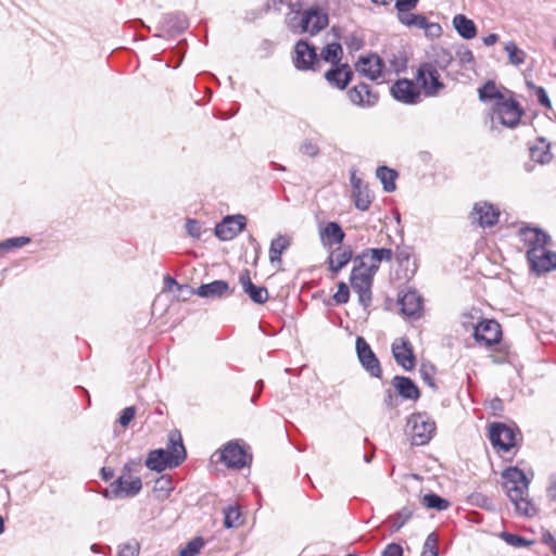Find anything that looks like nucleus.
<instances>
[{"label":"nucleus","instance_id":"f257e3e1","mask_svg":"<svg viewBox=\"0 0 556 556\" xmlns=\"http://www.w3.org/2000/svg\"><path fill=\"white\" fill-rule=\"evenodd\" d=\"M504 489L515 510L519 516L533 517L536 514L535 505L529 498L530 480L517 467H508L503 473Z\"/></svg>","mask_w":556,"mask_h":556},{"label":"nucleus","instance_id":"f03ea898","mask_svg":"<svg viewBox=\"0 0 556 556\" xmlns=\"http://www.w3.org/2000/svg\"><path fill=\"white\" fill-rule=\"evenodd\" d=\"M168 443L167 450L156 448L149 452L144 464L150 470L162 472L167 468L178 467L186 459V448L178 431L169 433Z\"/></svg>","mask_w":556,"mask_h":556},{"label":"nucleus","instance_id":"7ed1b4c3","mask_svg":"<svg viewBox=\"0 0 556 556\" xmlns=\"http://www.w3.org/2000/svg\"><path fill=\"white\" fill-rule=\"evenodd\" d=\"M287 27L294 34L307 33L315 36L329 24V17L325 10L317 5L304 10L300 16L287 14Z\"/></svg>","mask_w":556,"mask_h":556},{"label":"nucleus","instance_id":"20e7f679","mask_svg":"<svg viewBox=\"0 0 556 556\" xmlns=\"http://www.w3.org/2000/svg\"><path fill=\"white\" fill-rule=\"evenodd\" d=\"M518 429L503 422H493L489 427V439L497 453H507L517 444Z\"/></svg>","mask_w":556,"mask_h":556},{"label":"nucleus","instance_id":"39448f33","mask_svg":"<svg viewBox=\"0 0 556 556\" xmlns=\"http://www.w3.org/2000/svg\"><path fill=\"white\" fill-rule=\"evenodd\" d=\"M407 425L410 427L412 443L414 445L427 444L435 431L434 420L426 413L413 414Z\"/></svg>","mask_w":556,"mask_h":556},{"label":"nucleus","instance_id":"423d86ee","mask_svg":"<svg viewBox=\"0 0 556 556\" xmlns=\"http://www.w3.org/2000/svg\"><path fill=\"white\" fill-rule=\"evenodd\" d=\"M416 79L428 97L439 94L444 89V84L441 81V76L438 66L432 62H425L420 64L417 70Z\"/></svg>","mask_w":556,"mask_h":556},{"label":"nucleus","instance_id":"0eeeda50","mask_svg":"<svg viewBox=\"0 0 556 556\" xmlns=\"http://www.w3.org/2000/svg\"><path fill=\"white\" fill-rule=\"evenodd\" d=\"M493 118L508 128H515L523 113L520 104L513 98H505L501 102H495L492 108Z\"/></svg>","mask_w":556,"mask_h":556},{"label":"nucleus","instance_id":"6e6552de","mask_svg":"<svg viewBox=\"0 0 556 556\" xmlns=\"http://www.w3.org/2000/svg\"><path fill=\"white\" fill-rule=\"evenodd\" d=\"M375 274L363 273L362 268H353L351 273V287L358 294V302L367 308L371 304V287Z\"/></svg>","mask_w":556,"mask_h":556},{"label":"nucleus","instance_id":"1a4fd4ad","mask_svg":"<svg viewBox=\"0 0 556 556\" xmlns=\"http://www.w3.org/2000/svg\"><path fill=\"white\" fill-rule=\"evenodd\" d=\"M527 258L531 270L536 274L547 273L556 268V253L547 250V247L528 250Z\"/></svg>","mask_w":556,"mask_h":556},{"label":"nucleus","instance_id":"9d476101","mask_svg":"<svg viewBox=\"0 0 556 556\" xmlns=\"http://www.w3.org/2000/svg\"><path fill=\"white\" fill-rule=\"evenodd\" d=\"M475 340L484 346L497 344L502 338L501 325L494 319H485L475 326Z\"/></svg>","mask_w":556,"mask_h":556},{"label":"nucleus","instance_id":"9b49d317","mask_svg":"<svg viewBox=\"0 0 556 556\" xmlns=\"http://www.w3.org/2000/svg\"><path fill=\"white\" fill-rule=\"evenodd\" d=\"M317 62L318 58L315 47L308 43L307 40H299L294 47V66L300 71H315V65Z\"/></svg>","mask_w":556,"mask_h":556},{"label":"nucleus","instance_id":"f8f14e48","mask_svg":"<svg viewBox=\"0 0 556 556\" xmlns=\"http://www.w3.org/2000/svg\"><path fill=\"white\" fill-rule=\"evenodd\" d=\"M219 459L228 468L241 469L245 467L251 457L248 455L245 448L238 442H228L220 451Z\"/></svg>","mask_w":556,"mask_h":556},{"label":"nucleus","instance_id":"ddd939ff","mask_svg":"<svg viewBox=\"0 0 556 556\" xmlns=\"http://www.w3.org/2000/svg\"><path fill=\"white\" fill-rule=\"evenodd\" d=\"M397 302L402 314L406 317L417 319L421 316L424 299L416 290H402L399 293Z\"/></svg>","mask_w":556,"mask_h":556},{"label":"nucleus","instance_id":"4468645a","mask_svg":"<svg viewBox=\"0 0 556 556\" xmlns=\"http://www.w3.org/2000/svg\"><path fill=\"white\" fill-rule=\"evenodd\" d=\"M356 353L365 370L369 372L370 376L380 378L382 374L380 362L363 337L356 338Z\"/></svg>","mask_w":556,"mask_h":556},{"label":"nucleus","instance_id":"2eb2a0df","mask_svg":"<svg viewBox=\"0 0 556 556\" xmlns=\"http://www.w3.org/2000/svg\"><path fill=\"white\" fill-rule=\"evenodd\" d=\"M391 94L405 104H416L420 100V90L413 80L402 78L391 87Z\"/></svg>","mask_w":556,"mask_h":556},{"label":"nucleus","instance_id":"dca6fc26","mask_svg":"<svg viewBox=\"0 0 556 556\" xmlns=\"http://www.w3.org/2000/svg\"><path fill=\"white\" fill-rule=\"evenodd\" d=\"M348 97L354 105L363 109L374 108L379 101L378 92L365 83H359L351 88L348 91Z\"/></svg>","mask_w":556,"mask_h":556},{"label":"nucleus","instance_id":"f3484780","mask_svg":"<svg viewBox=\"0 0 556 556\" xmlns=\"http://www.w3.org/2000/svg\"><path fill=\"white\" fill-rule=\"evenodd\" d=\"M245 227V217L242 215L227 216L216 225L215 235L220 240L227 241L238 236Z\"/></svg>","mask_w":556,"mask_h":556},{"label":"nucleus","instance_id":"a211bd4d","mask_svg":"<svg viewBox=\"0 0 556 556\" xmlns=\"http://www.w3.org/2000/svg\"><path fill=\"white\" fill-rule=\"evenodd\" d=\"M471 217L482 228L492 227L498 222L500 210L489 202H478L473 206Z\"/></svg>","mask_w":556,"mask_h":556},{"label":"nucleus","instance_id":"6ab92c4d","mask_svg":"<svg viewBox=\"0 0 556 556\" xmlns=\"http://www.w3.org/2000/svg\"><path fill=\"white\" fill-rule=\"evenodd\" d=\"M356 70L370 80H377L382 76L383 61L377 54L362 56L356 63Z\"/></svg>","mask_w":556,"mask_h":556},{"label":"nucleus","instance_id":"aec40b11","mask_svg":"<svg viewBox=\"0 0 556 556\" xmlns=\"http://www.w3.org/2000/svg\"><path fill=\"white\" fill-rule=\"evenodd\" d=\"M518 235L525 244L528 245V250L545 248L551 241V237L536 227H521Z\"/></svg>","mask_w":556,"mask_h":556},{"label":"nucleus","instance_id":"412c9836","mask_svg":"<svg viewBox=\"0 0 556 556\" xmlns=\"http://www.w3.org/2000/svg\"><path fill=\"white\" fill-rule=\"evenodd\" d=\"M325 78L330 85L343 90L352 80L353 72L348 64H334L325 73Z\"/></svg>","mask_w":556,"mask_h":556},{"label":"nucleus","instance_id":"4be33fe9","mask_svg":"<svg viewBox=\"0 0 556 556\" xmlns=\"http://www.w3.org/2000/svg\"><path fill=\"white\" fill-rule=\"evenodd\" d=\"M353 257V251L349 245H341L332 250L327 258L329 269L337 275Z\"/></svg>","mask_w":556,"mask_h":556},{"label":"nucleus","instance_id":"5701e85b","mask_svg":"<svg viewBox=\"0 0 556 556\" xmlns=\"http://www.w3.org/2000/svg\"><path fill=\"white\" fill-rule=\"evenodd\" d=\"M319 237L324 247H333L341 244L345 238V233L337 222H329L319 228Z\"/></svg>","mask_w":556,"mask_h":556},{"label":"nucleus","instance_id":"b1692460","mask_svg":"<svg viewBox=\"0 0 556 556\" xmlns=\"http://www.w3.org/2000/svg\"><path fill=\"white\" fill-rule=\"evenodd\" d=\"M193 293L200 298L219 299L231 292L227 281L214 280L213 282L201 285Z\"/></svg>","mask_w":556,"mask_h":556},{"label":"nucleus","instance_id":"393cba45","mask_svg":"<svg viewBox=\"0 0 556 556\" xmlns=\"http://www.w3.org/2000/svg\"><path fill=\"white\" fill-rule=\"evenodd\" d=\"M392 386L396 389L399 395H401L403 399L416 401L420 396L418 387L408 377H393Z\"/></svg>","mask_w":556,"mask_h":556},{"label":"nucleus","instance_id":"a878e982","mask_svg":"<svg viewBox=\"0 0 556 556\" xmlns=\"http://www.w3.org/2000/svg\"><path fill=\"white\" fill-rule=\"evenodd\" d=\"M392 353L396 363L404 369L410 370L415 367V356L407 341L393 343Z\"/></svg>","mask_w":556,"mask_h":556},{"label":"nucleus","instance_id":"bb28decb","mask_svg":"<svg viewBox=\"0 0 556 556\" xmlns=\"http://www.w3.org/2000/svg\"><path fill=\"white\" fill-rule=\"evenodd\" d=\"M364 257L365 260H371L372 264L369 266V271L376 275L381 262H390L393 258V251L389 248H370L364 250Z\"/></svg>","mask_w":556,"mask_h":556},{"label":"nucleus","instance_id":"cd10ccee","mask_svg":"<svg viewBox=\"0 0 556 556\" xmlns=\"http://www.w3.org/2000/svg\"><path fill=\"white\" fill-rule=\"evenodd\" d=\"M453 26L460 37L464 39H472L477 36V27L470 18L464 14H457L453 17Z\"/></svg>","mask_w":556,"mask_h":556},{"label":"nucleus","instance_id":"c85d7f7f","mask_svg":"<svg viewBox=\"0 0 556 556\" xmlns=\"http://www.w3.org/2000/svg\"><path fill=\"white\" fill-rule=\"evenodd\" d=\"M186 15L180 13L168 14L164 17L163 28L170 35L180 34L188 28Z\"/></svg>","mask_w":556,"mask_h":556},{"label":"nucleus","instance_id":"c756f323","mask_svg":"<svg viewBox=\"0 0 556 556\" xmlns=\"http://www.w3.org/2000/svg\"><path fill=\"white\" fill-rule=\"evenodd\" d=\"M478 93L479 99L482 102L494 101L495 103L501 102L506 98L493 80H489L480 87L478 89Z\"/></svg>","mask_w":556,"mask_h":556},{"label":"nucleus","instance_id":"7c9ffc66","mask_svg":"<svg viewBox=\"0 0 556 556\" xmlns=\"http://www.w3.org/2000/svg\"><path fill=\"white\" fill-rule=\"evenodd\" d=\"M290 243V239L282 235L271 240L269 248V261L271 264L281 262V254L289 248Z\"/></svg>","mask_w":556,"mask_h":556},{"label":"nucleus","instance_id":"2f4dec72","mask_svg":"<svg viewBox=\"0 0 556 556\" xmlns=\"http://www.w3.org/2000/svg\"><path fill=\"white\" fill-rule=\"evenodd\" d=\"M116 480H121V482H122L121 483V488H122L121 498L134 497L142 489V481L139 477L124 478V476H119Z\"/></svg>","mask_w":556,"mask_h":556},{"label":"nucleus","instance_id":"473e14b6","mask_svg":"<svg viewBox=\"0 0 556 556\" xmlns=\"http://www.w3.org/2000/svg\"><path fill=\"white\" fill-rule=\"evenodd\" d=\"M415 511L414 505H406L401 508L396 514L390 517L391 530L392 532L399 531L402 527H404L408 520L413 517Z\"/></svg>","mask_w":556,"mask_h":556},{"label":"nucleus","instance_id":"72a5a7b5","mask_svg":"<svg viewBox=\"0 0 556 556\" xmlns=\"http://www.w3.org/2000/svg\"><path fill=\"white\" fill-rule=\"evenodd\" d=\"M376 175L380 179L386 192H393L395 190V179L397 178V173L394 169H391L387 166H380L377 168Z\"/></svg>","mask_w":556,"mask_h":556},{"label":"nucleus","instance_id":"f704fd0d","mask_svg":"<svg viewBox=\"0 0 556 556\" xmlns=\"http://www.w3.org/2000/svg\"><path fill=\"white\" fill-rule=\"evenodd\" d=\"M352 198L355 206L361 211H367L372 201V197L367 186L361 189L356 187V190L352 191Z\"/></svg>","mask_w":556,"mask_h":556},{"label":"nucleus","instance_id":"c9c22d12","mask_svg":"<svg viewBox=\"0 0 556 556\" xmlns=\"http://www.w3.org/2000/svg\"><path fill=\"white\" fill-rule=\"evenodd\" d=\"M421 503L430 509H437L439 511L445 510L450 507V502L438 494L429 493L422 496Z\"/></svg>","mask_w":556,"mask_h":556},{"label":"nucleus","instance_id":"e433bc0d","mask_svg":"<svg viewBox=\"0 0 556 556\" xmlns=\"http://www.w3.org/2000/svg\"><path fill=\"white\" fill-rule=\"evenodd\" d=\"M504 50L508 54L509 63L516 66L521 65L526 60V52L517 47L514 41H508L504 46Z\"/></svg>","mask_w":556,"mask_h":556},{"label":"nucleus","instance_id":"4c0bfd02","mask_svg":"<svg viewBox=\"0 0 556 556\" xmlns=\"http://www.w3.org/2000/svg\"><path fill=\"white\" fill-rule=\"evenodd\" d=\"M29 242H30V238L25 237V236L5 239L0 242V256H2L3 254H5L14 249L23 248L24 245L28 244Z\"/></svg>","mask_w":556,"mask_h":556},{"label":"nucleus","instance_id":"58836bf2","mask_svg":"<svg viewBox=\"0 0 556 556\" xmlns=\"http://www.w3.org/2000/svg\"><path fill=\"white\" fill-rule=\"evenodd\" d=\"M29 242H30V238L25 237V236L5 239L0 242V256H2L3 254H5L14 249L23 248L24 245L28 244Z\"/></svg>","mask_w":556,"mask_h":556},{"label":"nucleus","instance_id":"ea45409f","mask_svg":"<svg viewBox=\"0 0 556 556\" xmlns=\"http://www.w3.org/2000/svg\"><path fill=\"white\" fill-rule=\"evenodd\" d=\"M29 242H30V238L25 237V236L5 239L0 242V256H2L3 254H5L14 249L23 248L24 245L28 244Z\"/></svg>","mask_w":556,"mask_h":556},{"label":"nucleus","instance_id":"a19ab883","mask_svg":"<svg viewBox=\"0 0 556 556\" xmlns=\"http://www.w3.org/2000/svg\"><path fill=\"white\" fill-rule=\"evenodd\" d=\"M29 242H30V238L25 237V236L5 239L0 242V256H2L3 254H5L14 249L23 248L24 245L28 244Z\"/></svg>","mask_w":556,"mask_h":556},{"label":"nucleus","instance_id":"79ce46f5","mask_svg":"<svg viewBox=\"0 0 556 556\" xmlns=\"http://www.w3.org/2000/svg\"><path fill=\"white\" fill-rule=\"evenodd\" d=\"M341 55L342 47L337 42L327 45L321 51V59L325 62L332 63L333 65L339 63Z\"/></svg>","mask_w":556,"mask_h":556},{"label":"nucleus","instance_id":"37998d69","mask_svg":"<svg viewBox=\"0 0 556 556\" xmlns=\"http://www.w3.org/2000/svg\"><path fill=\"white\" fill-rule=\"evenodd\" d=\"M243 292L248 294L251 301L256 304H264L269 299L267 289L265 287H260L254 283L248 286V288H245Z\"/></svg>","mask_w":556,"mask_h":556},{"label":"nucleus","instance_id":"c03bdc74","mask_svg":"<svg viewBox=\"0 0 556 556\" xmlns=\"http://www.w3.org/2000/svg\"><path fill=\"white\" fill-rule=\"evenodd\" d=\"M204 546V540L201 536H197L187 545L180 549L177 556H195L200 553L201 548Z\"/></svg>","mask_w":556,"mask_h":556},{"label":"nucleus","instance_id":"a18cd8bd","mask_svg":"<svg viewBox=\"0 0 556 556\" xmlns=\"http://www.w3.org/2000/svg\"><path fill=\"white\" fill-rule=\"evenodd\" d=\"M456 58L466 70H471L475 65L473 53L466 47H462L456 51Z\"/></svg>","mask_w":556,"mask_h":556},{"label":"nucleus","instance_id":"49530a36","mask_svg":"<svg viewBox=\"0 0 556 556\" xmlns=\"http://www.w3.org/2000/svg\"><path fill=\"white\" fill-rule=\"evenodd\" d=\"M224 526L227 529L233 528L237 525V521L240 518V510L238 507L228 506L224 509Z\"/></svg>","mask_w":556,"mask_h":556},{"label":"nucleus","instance_id":"de8ad7c7","mask_svg":"<svg viewBox=\"0 0 556 556\" xmlns=\"http://www.w3.org/2000/svg\"><path fill=\"white\" fill-rule=\"evenodd\" d=\"M437 542V535L434 533H430L424 543L421 556H438Z\"/></svg>","mask_w":556,"mask_h":556},{"label":"nucleus","instance_id":"09e8293b","mask_svg":"<svg viewBox=\"0 0 556 556\" xmlns=\"http://www.w3.org/2000/svg\"><path fill=\"white\" fill-rule=\"evenodd\" d=\"M299 149L303 155H306L309 157H315L319 154V147L312 139L303 140V142L300 144Z\"/></svg>","mask_w":556,"mask_h":556},{"label":"nucleus","instance_id":"8fccbe9b","mask_svg":"<svg viewBox=\"0 0 556 556\" xmlns=\"http://www.w3.org/2000/svg\"><path fill=\"white\" fill-rule=\"evenodd\" d=\"M173 480L170 476H162L155 481V490L163 492L166 496L173 491Z\"/></svg>","mask_w":556,"mask_h":556},{"label":"nucleus","instance_id":"3c124183","mask_svg":"<svg viewBox=\"0 0 556 556\" xmlns=\"http://www.w3.org/2000/svg\"><path fill=\"white\" fill-rule=\"evenodd\" d=\"M530 88H532L538 97V101L539 103L546 108V109H552V103H551V100L548 98V94L546 92V90L541 87V86H535L533 84H529Z\"/></svg>","mask_w":556,"mask_h":556},{"label":"nucleus","instance_id":"603ef678","mask_svg":"<svg viewBox=\"0 0 556 556\" xmlns=\"http://www.w3.org/2000/svg\"><path fill=\"white\" fill-rule=\"evenodd\" d=\"M164 285H165V288L168 289L169 291H173L174 287L176 288V290L179 292V293H188V294H191L193 293V290H191L187 285H179L173 277L170 276H165L164 278Z\"/></svg>","mask_w":556,"mask_h":556},{"label":"nucleus","instance_id":"864d4df0","mask_svg":"<svg viewBox=\"0 0 556 556\" xmlns=\"http://www.w3.org/2000/svg\"><path fill=\"white\" fill-rule=\"evenodd\" d=\"M121 480H115L108 489L102 492V495L108 500L121 498L122 488Z\"/></svg>","mask_w":556,"mask_h":556},{"label":"nucleus","instance_id":"5fc2aeb1","mask_svg":"<svg viewBox=\"0 0 556 556\" xmlns=\"http://www.w3.org/2000/svg\"><path fill=\"white\" fill-rule=\"evenodd\" d=\"M350 298V290L345 282H339L338 285V291L333 295V300L338 304H344L349 301Z\"/></svg>","mask_w":556,"mask_h":556},{"label":"nucleus","instance_id":"6e6d98bb","mask_svg":"<svg viewBox=\"0 0 556 556\" xmlns=\"http://www.w3.org/2000/svg\"><path fill=\"white\" fill-rule=\"evenodd\" d=\"M530 153L532 160L541 164L548 163L552 156L548 147L544 151H541L539 148H531Z\"/></svg>","mask_w":556,"mask_h":556},{"label":"nucleus","instance_id":"4d7b16f0","mask_svg":"<svg viewBox=\"0 0 556 556\" xmlns=\"http://www.w3.org/2000/svg\"><path fill=\"white\" fill-rule=\"evenodd\" d=\"M502 538L508 544H510L513 546H517V547L527 546L529 544V542L526 539H523L522 536L513 534V533H508V532H503Z\"/></svg>","mask_w":556,"mask_h":556},{"label":"nucleus","instance_id":"13d9d810","mask_svg":"<svg viewBox=\"0 0 556 556\" xmlns=\"http://www.w3.org/2000/svg\"><path fill=\"white\" fill-rule=\"evenodd\" d=\"M427 37L438 38L442 34V27L439 23L426 21V26L422 28Z\"/></svg>","mask_w":556,"mask_h":556},{"label":"nucleus","instance_id":"bf43d9fd","mask_svg":"<svg viewBox=\"0 0 556 556\" xmlns=\"http://www.w3.org/2000/svg\"><path fill=\"white\" fill-rule=\"evenodd\" d=\"M135 415H136V408L134 406H128L122 410L119 418H118V422L123 427H127L130 424V421L134 419Z\"/></svg>","mask_w":556,"mask_h":556},{"label":"nucleus","instance_id":"052dcab7","mask_svg":"<svg viewBox=\"0 0 556 556\" xmlns=\"http://www.w3.org/2000/svg\"><path fill=\"white\" fill-rule=\"evenodd\" d=\"M308 0H287L288 8L290 9L291 15L300 16L302 14V10L305 5H307Z\"/></svg>","mask_w":556,"mask_h":556},{"label":"nucleus","instance_id":"680f3d73","mask_svg":"<svg viewBox=\"0 0 556 556\" xmlns=\"http://www.w3.org/2000/svg\"><path fill=\"white\" fill-rule=\"evenodd\" d=\"M140 466H141V458L128 460L122 469V476H124V478H130V473L134 471H138V468Z\"/></svg>","mask_w":556,"mask_h":556},{"label":"nucleus","instance_id":"e2e57ef3","mask_svg":"<svg viewBox=\"0 0 556 556\" xmlns=\"http://www.w3.org/2000/svg\"><path fill=\"white\" fill-rule=\"evenodd\" d=\"M187 232L193 238H200L202 233V226L195 219H188L186 223Z\"/></svg>","mask_w":556,"mask_h":556},{"label":"nucleus","instance_id":"0e129e2a","mask_svg":"<svg viewBox=\"0 0 556 556\" xmlns=\"http://www.w3.org/2000/svg\"><path fill=\"white\" fill-rule=\"evenodd\" d=\"M420 376L422 378V380L429 386L431 387L432 389H435V383L433 381V378H432V372H433V367L432 366H427V365H421L420 367Z\"/></svg>","mask_w":556,"mask_h":556},{"label":"nucleus","instance_id":"69168bd1","mask_svg":"<svg viewBox=\"0 0 556 556\" xmlns=\"http://www.w3.org/2000/svg\"><path fill=\"white\" fill-rule=\"evenodd\" d=\"M381 556H403V547L397 543H389L381 552Z\"/></svg>","mask_w":556,"mask_h":556},{"label":"nucleus","instance_id":"338daca9","mask_svg":"<svg viewBox=\"0 0 556 556\" xmlns=\"http://www.w3.org/2000/svg\"><path fill=\"white\" fill-rule=\"evenodd\" d=\"M139 554V546L138 544H124L119 547L118 556H138Z\"/></svg>","mask_w":556,"mask_h":556},{"label":"nucleus","instance_id":"774afa93","mask_svg":"<svg viewBox=\"0 0 556 556\" xmlns=\"http://www.w3.org/2000/svg\"><path fill=\"white\" fill-rule=\"evenodd\" d=\"M546 495L549 501L556 502V475L549 476Z\"/></svg>","mask_w":556,"mask_h":556}]
</instances>
